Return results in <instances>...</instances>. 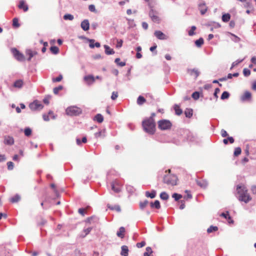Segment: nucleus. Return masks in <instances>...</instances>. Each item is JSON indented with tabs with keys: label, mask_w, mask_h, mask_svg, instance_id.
<instances>
[{
	"label": "nucleus",
	"mask_w": 256,
	"mask_h": 256,
	"mask_svg": "<svg viewBox=\"0 0 256 256\" xmlns=\"http://www.w3.org/2000/svg\"><path fill=\"white\" fill-rule=\"evenodd\" d=\"M172 197L175 200L178 201L181 198H182V196L180 194H178L177 193H174L172 195Z\"/></svg>",
	"instance_id": "42"
},
{
	"label": "nucleus",
	"mask_w": 256,
	"mask_h": 256,
	"mask_svg": "<svg viewBox=\"0 0 256 256\" xmlns=\"http://www.w3.org/2000/svg\"><path fill=\"white\" fill-rule=\"evenodd\" d=\"M51 52L54 54H57L59 52L58 48L56 46H51L50 48Z\"/></svg>",
	"instance_id": "37"
},
{
	"label": "nucleus",
	"mask_w": 256,
	"mask_h": 256,
	"mask_svg": "<svg viewBox=\"0 0 256 256\" xmlns=\"http://www.w3.org/2000/svg\"><path fill=\"white\" fill-rule=\"evenodd\" d=\"M218 230V228L216 226H211L207 230L208 233H211L214 232H216Z\"/></svg>",
	"instance_id": "33"
},
{
	"label": "nucleus",
	"mask_w": 256,
	"mask_h": 256,
	"mask_svg": "<svg viewBox=\"0 0 256 256\" xmlns=\"http://www.w3.org/2000/svg\"><path fill=\"white\" fill-rule=\"evenodd\" d=\"M20 196L16 194L10 198V202L13 203L16 202H18L20 200Z\"/></svg>",
	"instance_id": "34"
},
{
	"label": "nucleus",
	"mask_w": 256,
	"mask_h": 256,
	"mask_svg": "<svg viewBox=\"0 0 256 256\" xmlns=\"http://www.w3.org/2000/svg\"><path fill=\"white\" fill-rule=\"evenodd\" d=\"M156 196V192L155 190H153L151 192H146V197H150L151 198H155Z\"/></svg>",
	"instance_id": "27"
},
{
	"label": "nucleus",
	"mask_w": 256,
	"mask_h": 256,
	"mask_svg": "<svg viewBox=\"0 0 256 256\" xmlns=\"http://www.w3.org/2000/svg\"><path fill=\"white\" fill-rule=\"evenodd\" d=\"M62 74H60V75H59L56 78H53L52 79V81L54 82H59L62 80Z\"/></svg>",
	"instance_id": "47"
},
{
	"label": "nucleus",
	"mask_w": 256,
	"mask_h": 256,
	"mask_svg": "<svg viewBox=\"0 0 256 256\" xmlns=\"http://www.w3.org/2000/svg\"><path fill=\"white\" fill-rule=\"evenodd\" d=\"M148 204V200H145L144 202H140V209H144L146 208Z\"/></svg>",
	"instance_id": "35"
},
{
	"label": "nucleus",
	"mask_w": 256,
	"mask_h": 256,
	"mask_svg": "<svg viewBox=\"0 0 256 256\" xmlns=\"http://www.w3.org/2000/svg\"><path fill=\"white\" fill-rule=\"evenodd\" d=\"M196 182L200 187H205L206 186L205 182L202 180H197Z\"/></svg>",
	"instance_id": "54"
},
{
	"label": "nucleus",
	"mask_w": 256,
	"mask_h": 256,
	"mask_svg": "<svg viewBox=\"0 0 256 256\" xmlns=\"http://www.w3.org/2000/svg\"><path fill=\"white\" fill-rule=\"evenodd\" d=\"M174 110H175L176 114L177 115L180 116L182 112V110L180 108V106L176 104L174 106Z\"/></svg>",
	"instance_id": "28"
},
{
	"label": "nucleus",
	"mask_w": 256,
	"mask_h": 256,
	"mask_svg": "<svg viewBox=\"0 0 256 256\" xmlns=\"http://www.w3.org/2000/svg\"><path fill=\"white\" fill-rule=\"evenodd\" d=\"M160 198L162 200H167L169 196H168V194L166 192H162L160 194Z\"/></svg>",
	"instance_id": "38"
},
{
	"label": "nucleus",
	"mask_w": 256,
	"mask_h": 256,
	"mask_svg": "<svg viewBox=\"0 0 256 256\" xmlns=\"http://www.w3.org/2000/svg\"><path fill=\"white\" fill-rule=\"evenodd\" d=\"M18 7L20 9H22L24 12H27L28 10V6L23 0H22L20 2Z\"/></svg>",
	"instance_id": "13"
},
{
	"label": "nucleus",
	"mask_w": 256,
	"mask_h": 256,
	"mask_svg": "<svg viewBox=\"0 0 256 256\" xmlns=\"http://www.w3.org/2000/svg\"><path fill=\"white\" fill-rule=\"evenodd\" d=\"M149 16L153 22L158 24L160 22V18L159 17L157 12L154 10H151L149 12Z\"/></svg>",
	"instance_id": "7"
},
{
	"label": "nucleus",
	"mask_w": 256,
	"mask_h": 256,
	"mask_svg": "<svg viewBox=\"0 0 256 256\" xmlns=\"http://www.w3.org/2000/svg\"><path fill=\"white\" fill-rule=\"evenodd\" d=\"M29 107L32 110H42L43 108V106L39 101L36 100L30 104Z\"/></svg>",
	"instance_id": "8"
},
{
	"label": "nucleus",
	"mask_w": 256,
	"mask_h": 256,
	"mask_svg": "<svg viewBox=\"0 0 256 256\" xmlns=\"http://www.w3.org/2000/svg\"><path fill=\"white\" fill-rule=\"evenodd\" d=\"M220 133H221L222 136V137H224H224H226L228 135L227 132L225 130H221V132Z\"/></svg>",
	"instance_id": "60"
},
{
	"label": "nucleus",
	"mask_w": 256,
	"mask_h": 256,
	"mask_svg": "<svg viewBox=\"0 0 256 256\" xmlns=\"http://www.w3.org/2000/svg\"><path fill=\"white\" fill-rule=\"evenodd\" d=\"M80 26L82 29L84 31L88 30L90 28V24L88 20H83L81 22Z\"/></svg>",
	"instance_id": "12"
},
{
	"label": "nucleus",
	"mask_w": 256,
	"mask_h": 256,
	"mask_svg": "<svg viewBox=\"0 0 256 256\" xmlns=\"http://www.w3.org/2000/svg\"><path fill=\"white\" fill-rule=\"evenodd\" d=\"M7 166L8 170H12L14 168V163L12 162H8Z\"/></svg>",
	"instance_id": "51"
},
{
	"label": "nucleus",
	"mask_w": 256,
	"mask_h": 256,
	"mask_svg": "<svg viewBox=\"0 0 256 256\" xmlns=\"http://www.w3.org/2000/svg\"><path fill=\"white\" fill-rule=\"evenodd\" d=\"M198 8L202 14H204L207 11V7L204 4H200Z\"/></svg>",
	"instance_id": "20"
},
{
	"label": "nucleus",
	"mask_w": 256,
	"mask_h": 256,
	"mask_svg": "<svg viewBox=\"0 0 256 256\" xmlns=\"http://www.w3.org/2000/svg\"><path fill=\"white\" fill-rule=\"evenodd\" d=\"M193 74L196 78H197L200 75V72L197 69H193Z\"/></svg>",
	"instance_id": "55"
},
{
	"label": "nucleus",
	"mask_w": 256,
	"mask_h": 256,
	"mask_svg": "<svg viewBox=\"0 0 256 256\" xmlns=\"http://www.w3.org/2000/svg\"><path fill=\"white\" fill-rule=\"evenodd\" d=\"M118 97V92H113L111 96V98L112 100H115Z\"/></svg>",
	"instance_id": "50"
},
{
	"label": "nucleus",
	"mask_w": 256,
	"mask_h": 256,
	"mask_svg": "<svg viewBox=\"0 0 256 256\" xmlns=\"http://www.w3.org/2000/svg\"><path fill=\"white\" fill-rule=\"evenodd\" d=\"M243 74L245 76H248L250 74V71L248 68H245L243 70Z\"/></svg>",
	"instance_id": "49"
},
{
	"label": "nucleus",
	"mask_w": 256,
	"mask_h": 256,
	"mask_svg": "<svg viewBox=\"0 0 256 256\" xmlns=\"http://www.w3.org/2000/svg\"><path fill=\"white\" fill-rule=\"evenodd\" d=\"M172 126V124L168 120H162L158 122V128L162 130H170Z\"/></svg>",
	"instance_id": "4"
},
{
	"label": "nucleus",
	"mask_w": 256,
	"mask_h": 256,
	"mask_svg": "<svg viewBox=\"0 0 256 256\" xmlns=\"http://www.w3.org/2000/svg\"><path fill=\"white\" fill-rule=\"evenodd\" d=\"M120 254L122 256H128V248L126 246H122L121 247Z\"/></svg>",
	"instance_id": "17"
},
{
	"label": "nucleus",
	"mask_w": 256,
	"mask_h": 256,
	"mask_svg": "<svg viewBox=\"0 0 256 256\" xmlns=\"http://www.w3.org/2000/svg\"><path fill=\"white\" fill-rule=\"evenodd\" d=\"M104 48L105 49V52L106 54L110 55L113 54H114V50L108 46L104 45Z\"/></svg>",
	"instance_id": "19"
},
{
	"label": "nucleus",
	"mask_w": 256,
	"mask_h": 256,
	"mask_svg": "<svg viewBox=\"0 0 256 256\" xmlns=\"http://www.w3.org/2000/svg\"><path fill=\"white\" fill-rule=\"evenodd\" d=\"M242 150L241 148L240 147L236 148L234 150V156H238L241 154Z\"/></svg>",
	"instance_id": "46"
},
{
	"label": "nucleus",
	"mask_w": 256,
	"mask_h": 256,
	"mask_svg": "<svg viewBox=\"0 0 256 256\" xmlns=\"http://www.w3.org/2000/svg\"><path fill=\"white\" fill-rule=\"evenodd\" d=\"M230 18V15L229 14H226L222 15V20L224 22H228Z\"/></svg>",
	"instance_id": "32"
},
{
	"label": "nucleus",
	"mask_w": 256,
	"mask_h": 256,
	"mask_svg": "<svg viewBox=\"0 0 256 256\" xmlns=\"http://www.w3.org/2000/svg\"><path fill=\"white\" fill-rule=\"evenodd\" d=\"M146 102V99L142 96H139L137 99V103L138 105H142Z\"/></svg>",
	"instance_id": "29"
},
{
	"label": "nucleus",
	"mask_w": 256,
	"mask_h": 256,
	"mask_svg": "<svg viewBox=\"0 0 256 256\" xmlns=\"http://www.w3.org/2000/svg\"><path fill=\"white\" fill-rule=\"evenodd\" d=\"M122 43H123L122 40H117V44L116 45V47L118 48L122 47Z\"/></svg>",
	"instance_id": "57"
},
{
	"label": "nucleus",
	"mask_w": 256,
	"mask_h": 256,
	"mask_svg": "<svg viewBox=\"0 0 256 256\" xmlns=\"http://www.w3.org/2000/svg\"><path fill=\"white\" fill-rule=\"evenodd\" d=\"M150 204L152 208H155L156 209H160V203L158 200H155L154 202H152Z\"/></svg>",
	"instance_id": "23"
},
{
	"label": "nucleus",
	"mask_w": 256,
	"mask_h": 256,
	"mask_svg": "<svg viewBox=\"0 0 256 256\" xmlns=\"http://www.w3.org/2000/svg\"><path fill=\"white\" fill-rule=\"evenodd\" d=\"M144 130L150 134H154L156 131V124L154 119L147 118L144 120L142 122Z\"/></svg>",
	"instance_id": "2"
},
{
	"label": "nucleus",
	"mask_w": 256,
	"mask_h": 256,
	"mask_svg": "<svg viewBox=\"0 0 256 256\" xmlns=\"http://www.w3.org/2000/svg\"><path fill=\"white\" fill-rule=\"evenodd\" d=\"M64 18L65 20H74V16L70 14H66L64 16Z\"/></svg>",
	"instance_id": "43"
},
{
	"label": "nucleus",
	"mask_w": 256,
	"mask_h": 256,
	"mask_svg": "<svg viewBox=\"0 0 256 256\" xmlns=\"http://www.w3.org/2000/svg\"><path fill=\"white\" fill-rule=\"evenodd\" d=\"M152 250L150 247H147L146 248V252H144V256H152Z\"/></svg>",
	"instance_id": "30"
},
{
	"label": "nucleus",
	"mask_w": 256,
	"mask_h": 256,
	"mask_svg": "<svg viewBox=\"0 0 256 256\" xmlns=\"http://www.w3.org/2000/svg\"><path fill=\"white\" fill-rule=\"evenodd\" d=\"M200 96V94L198 92H193V98L196 100H198Z\"/></svg>",
	"instance_id": "52"
},
{
	"label": "nucleus",
	"mask_w": 256,
	"mask_h": 256,
	"mask_svg": "<svg viewBox=\"0 0 256 256\" xmlns=\"http://www.w3.org/2000/svg\"><path fill=\"white\" fill-rule=\"evenodd\" d=\"M12 26L16 28H18L20 26V24L18 23V18H15L13 19Z\"/></svg>",
	"instance_id": "41"
},
{
	"label": "nucleus",
	"mask_w": 256,
	"mask_h": 256,
	"mask_svg": "<svg viewBox=\"0 0 256 256\" xmlns=\"http://www.w3.org/2000/svg\"><path fill=\"white\" fill-rule=\"evenodd\" d=\"M98 218L95 216H92L91 217L88 218L86 220V222L89 224H92V222H98Z\"/></svg>",
	"instance_id": "24"
},
{
	"label": "nucleus",
	"mask_w": 256,
	"mask_h": 256,
	"mask_svg": "<svg viewBox=\"0 0 256 256\" xmlns=\"http://www.w3.org/2000/svg\"><path fill=\"white\" fill-rule=\"evenodd\" d=\"M125 232V228L123 226H122L119 228V230L117 232L116 235L118 237L121 238H123L124 236Z\"/></svg>",
	"instance_id": "15"
},
{
	"label": "nucleus",
	"mask_w": 256,
	"mask_h": 256,
	"mask_svg": "<svg viewBox=\"0 0 256 256\" xmlns=\"http://www.w3.org/2000/svg\"><path fill=\"white\" fill-rule=\"evenodd\" d=\"M86 211V208H79L78 212L82 216H84Z\"/></svg>",
	"instance_id": "53"
},
{
	"label": "nucleus",
	"mask_w": 256,
	"mask_h": 256,
	"mask_svg": "<svg viewBox=\"0 0 256 256\" xmlns=\"http://www.w3.org/2000/svg\"><path fill=\"white\" fill-rule=\"evenodd\" d=\"M107 206L108 208H110V210H116L117 212L120 211V208L118 205L112 206L110 204H108Z\"/></svg>",
	"instance_id": "26"
},
{
	"label": "nucleus",
	"mask_w": 256,
	"mask_h": 256,
	"mask_svg": "<svg viewBox=\"0 0 256 256\" xmlns=\"http://www.w3.org/2000/svg\"><path fill=\"white\" fill-rule=\"evenodd\" d=\"M24 85V82L22 80H16L14 84V87L16 88H20Z\"/></svg>",
	"instance_id": "18"
},
{
	"label": "nucleus",
	"mask_w": 256,
	"mask_h": 256,
	"mask_svg": "<svg viewBox=\"0 0 256 256\" xmlns=\"http://www.w3.org/2000/svg\"><path fill=\"white\" fill-rule=\"evenodd\" d=\"M230 96V94L227 92H222V96H221V99L222 100H224L228 98Z\"/></svg>",
	"instance_id": "45"
},
{
	"label": "nucleus",
	"mask_w": 256,
	"mask_h": 256,
	"mask_svg": "<svg viewBox=\"0 0 256 256\" xmlns=\"http://www.w3.org/2000/svg\"><path fill=\"white\" fill-rule=\"evenodd\" d=\"M228 214H229L228 212H226V213L223 212V213L221 214L220 216L227 219L228 216Z\"/></svg>",
	"instance_id": "62"
},
{
	"label": "nucleus",
	"mask_w": 256,
	"mask_h": 256,
	"mask_svg": "<svg viewBox=\"0 0 256 256\" xmlns=\"http://www.w3.org/2000/svg\"><path fill=\"white\" fill-rule=\"evenodd\" d=\"M10 50L14 58L17 60L19 62H24L26 58L24 56L22 53H20L16 48H12Z\"/></svg>",
	"instance_id": "6"
},
{
	"label": "nucleus",
	"mask_w": 256,
	"mask_h": 256,
	"mask_svg": "<svg viewBox=\"0 0 256 256\" xmlns=\"http://www.w3.org/2000/svg\"><path fill=\"white\" fill-rule=\"evenodd\" d=\"M88 9L90 12H94L96 11L95 6L93 4L90 5L88 6Z\"/></svg>",
	"instance_id": "58"
},
{
	"label": "nucleus",
	"mask_w": 256,
	"mask_h": 256,
	"mask_svg": "<svg viewBox=\"0 0 256 256\" xmlns=\"http://www.w3.org/2000/svg\"><path fill=\"white\" fill-rule=\"evenodd\" d=\"M92 228L90 227L84 230V232H85V236L88 234L92 230Z\"/></svg>",
	"instance_id": "59"
},
{
	"label": "nucleus",
	"mask_w": 256,
	"mask_h": 256,
	"mask_svg": "<svg viewBox=\"0 0 256 256\" xmlns=\"http://www.w3.org/2000/svg\"><path fill=\"white\" fill-rule=\"evenodd\" d=\"M120 58H116L115 59V62L120 66H124L126 65V62H120Z\"/></svg>",
	"instance_id": "39"
},
{
	"label": "nucleus",
	"mask_w": 256,
	"mask_h": 256,
	"mask_svg": "<svg viewBox=\"0 0 256 256\" xmlns=\"http://www.w3.org/2000/svg\"><path fill=\"white\" fill-rule=\"evenodd\" d=\"M62 89V86H60L58 87H56L54 88L53 92L54 93L56 94H58V92Z\"/></svg>",
	"instance_id": "48"
},
{
	"label": "nucleus",
	"mask_w": 256,
	"mask_h": 256,
	"mask_svg": "<svg viewBox=\"0 0 256 256\" xmlns=\"http://www.w3.org/2000/svg\"><path fill=\"white\" fill-rule=\"evenodd\" d=\"M220 92V90L218 88H216L214 90V96L216 98H218V94Z\"/></svg>",
	"instance_id": "61"
},
{
	"label": "nucleus",
	"mask_w": 256,
	"mask_h": 256,
	"mask_svg": "<svg viewBox=\"0 0 256 256\" xmlns=\"http://www.w3.org/2000/svg\"><path fill=\"white\" fill-rule=\"evenodd\" d=\"M4 143L8 145H12L14 143V139L10 136H6L4 137Z\"/></svg>",
	"instance_id": "14"
},
{
	"label": "nucleus",
	"mask_w": 256,
	"mask_h": 256,
	"mask_svg": "<svg viewBox=\"0 0 256 256\" xmlns=\"http://www.w3.org/2000/svg\"><path fill=\"white\" fill-rule=\"evenodd\" d=\"M185 193L186 194V196H184V200H187L192 198L191 192L190 190H186Z\"/></svg>",
	"instance_id": "44"
},
{
	"label": "nucleus",
	"mask_w": 256,
	"mask_h": 256,
	"mask_svg": "<svg viewBox=\"0 0 256 256\" xmlns=\"http://www.w3.org/2000/svg\"><path fill=\"white\" fill-rule=\"evenodd\" d=\"M94 40H90V47L91 48H94V46L96 48H99L100 46V44L99 42H96L94 44Z\"/></svg>",
	"instance_id": "25"
},
{
	"label": "nucleus",
	"mask_w": 256,
	"mask_h": 256,
	"mask_svg": "<svg viewBox=\"0 0 256 256\" xmlns=\"http://www.w3.org/2000/svg\"><path fill=\"white\" fill-rule=\"evenodd\" d=\"M94 120L98 123H102L104 121V117L101 114H98L94 117Z\"/></svg>",
	"instance_id": "22"
},
{
	"label": "nucleus",
	"mask_w": 256,
	"mask_h": 256,
	"mask_svg": "<svg viewBox=\"0 0 256 256\" xmlns=\"http://www.w3.org/2000/svg\"><path fill=\"white\" fill-rule=\"evenodd\" d=\"M204 39L200 38L195 42V44L197 47L200 48L204 44Z\"/></svg>",
	"instance_id": "31"
},
{
	"label": "nucleus",
	"mask_w": 256,
	"mask_h": 256,
	"mask_svg": "<svg viewBox=\"0 0 256 256\" xmlns=\"http://www.w3.org/2000/svg\"><path fill=\"white\" fill-rule=\"evenodd\" d=\"M145 245H146V242L144 241L136 244V246L138 248H142V247L144 246Z\"/></svg>",
	"instance_id": "56"
},
{
	"label": "nucleus",
	"mask_w": 256,
	"mask_h": 256,
	"mask_svg": "<svg viewBox=\"0 0 256 256\" xmlns=\"http://www.w3.org/2000/svg\"><path fill=\"white\" fill-rule=\"evenodd\" d=\"M236 190L238 194L239 200L247 203L251 200L252 198L244 185H238L236 188Z\"/></svg>",
	"instance_id": "1"
},
{
	"label": "nucleus",
	"mask_w": 256,
	"mask_h": 256,
	"mask_svg": "<svg viewBox=\"0 0 256 256\" xmlns=\"http://www.w3.org/2000/svg\"><path fill=\"white\" fill-rule=\"evenodd\" d=\"M170 172V170L166 171V173L168 172V174L164 176L163 182L167 185L173 186L178 184V178L176 175L171 174Z\"/></svg>",
	"instance_id": "3"
},
{
	"label": "nucleus",
	"mask_w": 256,
	"mask_h": 256,
	"mask_svg": "<svg viewBox=\"0 0 256 256\" xmlns=\"http://www.w3.org/2000/svg\"><path fill=\"white\" fill-rule=\"evenodd\" d=\"M252 194H256V186H252L251 188Z\"/></svg>",
	"instance_id": "64"
},
{
	"label": "nucleus",
	"mask_w": 256,
	"mask_h": 256,
	"mask_svg": "<svg viewBox=\"0 0 256 256\" xmlns=\"http://www.w3.org/2000/svg\"><path fill=\"white\" fill-rule=\"evenodd\" d=\"M66 112L69 116H77L82 113V110L77 106H72L66 109Z\"/></svg>",
	"instance_id": "5"
},
{
	"label": "nucleus",
	"mask_w": 256,
	"mask_h": 256,
	"mask_svg": "<svg viewBox=\"0 0 256 256\" xmlns=\"http://www.w3.org/2000/svg\"><path fill=\"white\" fill-rule=\"evenodd\" d=\"M252 96L251 93L249 92H246L243 96H242V100H249L250 99Z\"/></svg>",
	"instance_id": "21"
},
{
	"label": "nucleus",
	"mask_w": 256,
	"mask_h": 256,
	"mask_svg": "<svg viewBox=\"0 0 256 256\" xmlns=\"http://www.w3.org/2000/svg\"><path fill=\"white\" fill-rule=\"evenodd\" d=\"M84 80L88 84H92L95 81V78L92 75L84 76Z\"/></svg>",
	"instance_id": "16"
},
{
	"label": "nucleus",
	"mask_w": 256,
	"mask_h": 256,
	"mask_svg": "<svg viewBox=\"0 0 256 256\" xmlns=\"http://www.w3.org/2000/svg\"><path fill=\"white\" fill-rule=\"evenodd\" d=\"M192 110L190 109H186L184 112V114L186 117L190 118L192 116Z\"/></svg>",
	"instance_id": "40"
},
{
	"label": "nucleus",
	"mask_w": 256,
	"mask_h": 256,
	"mask_svg": "<svg viewBox=\"0 0 256 256\" xmlns=\"http://www.w3.org/2000/svg\"><path fill=\"white\" fill-rule=\"evenodd\" d=\"M24 133L26 136H30L32 133V130L30 128H26L24 130Z\"/></svg>",
	"instance_id": "36"
},
{
	"label": "nucleus",
	"mask_w": 256,
	"mask_h": 256,
	"mask_svg": "<svg viewBox=\"0 0 256 256\" xmlns=\"http://www.w3.org/2000/svg\"><path fill=\"white\" fill-rule=\"evenodd\" d=\"M26 56H28V60L30 61L32 58L36 56L38 54V52L35 50H32L30 49H28L26 50Z\"/></svg>",
	"instance_id": "11"
},
{
	"label": "nucleus",
	"mask_w": 256,
	"mask_h": 256,
	"mask_svg": "<svg viewBox=\"0 0 256 256\" xmlns=\"http://www.w3.org/2000/svg\"><path fill=\"white\" fill-rule=\"evenodd\" d=\"M154 36L159 40H164L168 38V36L160 30H156L154 33Z\"/></svg>",
	"instance_id": "10"
},
{
	"label": "nucleus",
	"mask_w": 256,
	"mask_h": 256,
	"mask_svg": "<svg viewBox=\"0 0 256 256\" xmlns=\"http://www.w3.org/2000/svg\"><path fill=\"white\" fill-rule=\"evenodd\" d=\"M42 118L44 120L48 121L50 120L49 116L46 114H44L42 115Z\"/></svg>",
	"instance_id": "63"
},
{
	"label": "nucleus",
	"mask_w": 256,
	"mask_h": 256,
	"mask_svg": "<svg viewBox=\"0 0 256 256\" xmlns=\"http://www.w3.org/2000/svg\"><path fill=\"white\" fill-rule=\"evenodd\" d=\"M112 189L116 192L118 193L121 191L122 185L118 181H114L111 184Z\"/></svg>",
	"instance_id": "9"
}]
</instances>
